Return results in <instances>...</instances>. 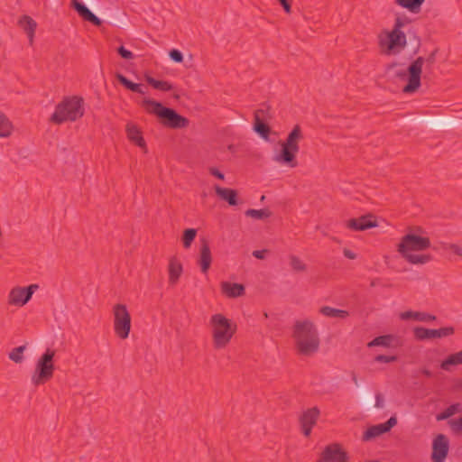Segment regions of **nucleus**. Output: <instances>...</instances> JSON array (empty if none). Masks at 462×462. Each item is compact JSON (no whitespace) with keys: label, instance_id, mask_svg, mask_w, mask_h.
Listing matches in <instances>:
<instances>
[{"label":"nucleus","instance_id":"f3484780","mask_svg":"<svg viewBox=\"0 0 462 462\" xmlns=\"http://www.w3.org/2000/svg\"><path fill=\"white\" fill-rule=\"evenodd\" d=\"M320 411L317 407H312L304 411L300 418V426L304 436L309 437L312 428L316 424Z\"/></svg>","mask_w":462,"mask_h":462},{"label":"nucleus","instance_id":"b1692460","mask_svg":"<svg viewBox=\"0 0 462 462\" xmlns=\"http://www.w3.org/2000/svg\"><path fill=\"white\" fill-rule=\"evenodd\" d=\"M402 320H415L420 322H430L436 319L434 315L427 312L406 310L399 314Z\"/></svg>","mask_w":462,"mask_h":462},{"label":"nucleus","instance_id":"de8ad7c7","mask_svg":"<svg viewBox=\"0 0 462 462\" xmlns=\"http://www.w3.org/2000/svg\"><path fill=\"white\" fill-rule=\"evenodd\" d=\"M287 14L291 13V5L288 0H278Z\"/></svg>","mask_w":462,"mask_h":462},{"label":"nucleus","instance_id":"37998d69","mask_svg":"<svg viewBox=\"0 0 462 462\" xmlns=\"http://www.w3.org/2000/svg\"><path fill=\"white\" fill-rule=\"evenodd\" d=\"M208 172L210 175H212L213 177H215L220 180H224V179H225V174L216 167H209Z\"/></svg>","mask_w":462,"mask_h":462},{"label":"nucleus","instance_id":"603ef678","mask_svg":"<svg viewBox=\"0 0 462 462\" xmlns=\"http://www.w3.org/2000/svg\"><path fill=\"white\" fill-rule=\"evenodd\" d=\"M265 197L264 196H262L261 197V200H264Z\"/></svg>","mask_w":462,"mask_h":462},{"label":"nucleus","instance_id":"393cba45","mask_svg":"<svg viewBox=\"0 0 462 462\" xmlns=\"http://www.w3.org/2000/svg\"><path fill=\"white\" fill-rule=\"evenodd\" d=\"M199 265L203 273H207L212 263V254L209 245L203 243L199 250Z\"/></svg>","mask_w":462,"mask_h":462},{"label":"nucleus","instance_id":"2eb2a0df","mask_svg":"<svg viewBox=\"0 0 462 462\" xmlns=\"http://www.w3.org/2000/svg\"><path fill=\"white\" fill-rule=\"evenodd\" d=\"M449 448V441L443 434H439L432 443L431 458L434 462H444Z\"/></svg>","mask_w":462,"mask_h":462},{"label":"nucleus","instance_id":"f704fd0d","mask_svg":"<svg viewBox=\"0 0 462 462\" xmlns=\"http://www.w3.org/2000/svg\"><path fill=\"white\" fill-rule=\"evenodd\" d=\"M462 411V405L460 403H454L448 406L442 413L438 416V420H446L457 413Z\"/></svg>","mask_w":462,"mask_h":462},{"label":"nucleus","instance_id":"ea45409f","mask_svg":"<svg viewBox=\"0 0 462 462\" xmlns=\"http://www.w3.org/2000/svg\"><path fill=\"white\" fill-rule=\"evenodd\" d=\"M397 360V356H384L379 355L374 357V362L377 363H392Z\"/></svg>","mask_w":462,"mask_h":462},{"label":"nucleus","instance_id":"6e6552de","mask_svg":"<svg viewBox=\"0 0 462 462\" xmlns=\"http://www.w3.org/2000/svg\"><path fill=\"white\" fill-rule=\"evenodd\" d=\"M55 350L47 348L35 364L34 372L32 375V383L34 385L43 384L49 381L54 373Z\"/></svg>","mask_w":462,"mask_h":462},{"label":"nucleus","instance_id":"423d86ee","mask_svg":"<svg viewBox=\"0 0 462 462\" xmlns=\"http://www.w3.org/2000/svg\"><path fill=\"white\" fill-rule=\"evenodd\" d=\"M302 138L303 135L300 127L295 125L287 138L280 143L281 150L273 155V160L282 166L289 168L297 167L298 162L296 156L300 151V142Z\"/></svg>","mask_w":462,"mask_h":462},{"label":"nucleus","instance_id":"473e14b6","mask_svg":"<svg viewBox=\"0 0 462 462\" xmlns=\"http://www.w3.org/2000/svg\"><path fill=\"white\" fill-rule=\"evenodd\" d=\"M393 340V337L391 335H384L380 336L373 339L367 344L368 347L373 346H383V347H389L391 346Z\"/></svg>","mask_w":462,"mask_h":462},{"label":"nucleus","instance_id":"c03bdc74","mask_svg":"<svg viewBox=\"0 0 462 462\" xmlns=\"http://www.w3.org/2000/svg\"><path fill=\"white\" fill-rule=\"evenodd\" d=\"M450 426L455 431L462 432V417L451 420Z\"/></svg>","mask_w":462,"mask_h":462},{"label":"nucleus","instance_id":"a878e982","mask_svg":"<svg viewBox=\"0 0 462 462\" xmlns=\"http://www.w3.org/2000/svg\"><path fill=\"white\" fill-rule=\"evenodd\" d=\"M319 313L327 318L345 319L349 316L348 311L345 310L335 309L329 306H323L319 309Z\"/></svg>","mask_w":462,"mask_h":462},{"label":"nucleus","instance_id":"aec40b11","mask_svg":"<svg viewBox=\"0 0 462 462\" xmlns=\"http://www.w3.org/2000/svg\"><path fill=\"white\" fill-rule=\"evenodd\" d=\"M183 273L181 262L177 257H171L168 264L169 284L174 286L178 283Z\"/></svg>","mask_w":462,"mask_h":462},{"label":"nucleus","instance_id":"a18cd8bd","mask_svg":"<svg viewBox=\"0 0 462 462\" xmlns=\"http://www.w3.org/2000/svg\"><path fill=\"white\" fill-rule=\"evenodd\" d=\"M343 254L345 255V257L348 258V259H351V260H354L356 258V254L355 252H353L352 250H349V249H346L345 248L343 250Z\"/></svg>","mask_w":462,"mask_h":462},{"label":"nucleus","instance_id":"79ce46f5","mask_svg":"<svg viewBox=\"0 0 462 462\" xmlns=\"http://www.w3.org/2000/svg\"><path fill=\"white\" fill-rule=\"evenodd\" d=\"M169 55L170 58L175 62H181L183 60V55L179 50H171Z\"/></svg>","mask_w":462,"mask_h":462},{"label":"nucleus","instance_id":"4c0bfd02","mask_svg":"<svg viewBox=\"0 0 462 462\" xmlns=\"http://www.w3.org/2000/svg\"><path fill=\"white\" fill-rule=\"evenodd\" d=\"M197 235V230L194 228L186 229L183 233L182 241L183 246L188 249L190 247Z\"/></svg>","mask_w":462,"mask_h":462},{"label":"nucleus","instance_id":"f03ea898","mask_svg":"<svg viewBox=\"0 0 462 462\" xmlns=\"http://www.w3.org/2000/svg\"><path fill=\"white\" fill-rule=\"evenodd\" d=\"M430 246L429 237L409 233L401 238L397 251L407 263L423 265L431 261V255L425 252Z\"/></svg>","mask_w":462,"mask_h":462},{"label":"nucleus","instance_id":"ddd939ff","mask_svg":"<svg viewBox=\"0 0 462 462\" xmlns=\"http://www.w3.org/2000/svg\"><path fill=\"white\" fill-rule=\"evenodd\" d=\"M347 453L343 448L337 443H333L323 449L318 462H347Z\"/></svg>","mask_w":462,"mask_h":462},{"label":"nucleus","instance_id":"72a5a7b5","mask_svg":"<svg viewBox=\"0 0 462 462\" xmlns=\"http://www.w3.org/2000/svg\"><path fill=\"white\" fill-rule=\"evenodd\" d=\"M289 263L294 272L303 273L307 270V264L305 262L297 255H291L289 257Z\"/></svg>","mask_w":462,"mask_h":462},{"label":"nucleus","instance_id":"5701e85b","mask_svg":"<svg viewBox=\"0 0 462 462\" xmlns=\"http://www.w3.org/2000/svg\"><path fill=\"white\" fill-rule=\"evenodd\" d=\"M216 195L222 200L227 202L230 206L237 205V191L229 188H223L219 185L214 186Z\"/></svg>","mask_w":462,"mask_h":462},{"label":"nucleus","instance_id":"58836bf2","mask_svg":"<svg viewBox=\"0 0 462 462\" xmlns=\"http://www.w3.org/2000/svg\"><path fill=\"white\" fill-rule=\"evenodd\" d=\"M442 248L462 258V246L457 244H444Z\"/></svg>","mask_w":462,"mask_h":462},{"label":"nucleus","instance_id":"f8f14e48","mask_svg":"<svg viewBox=\"0 0 462 462\" xmlns=\"http://www.w3.org/2000/svg\"><path fill=\"white\" fill-rule=\"evenodd\" d=\"M454 332L453 327H445L438 329L415 327L412 329L414 337L420 341L447 337L452 336Z\"/></svg>","mask_w":462,"mask_h":462},{"label":"nucleus","instance_id":"c9c22d12","mask_svg":"<svg viewBox=\"0 0 462 462\" xmlns=\"http://www.w3.org/2000/svg\"><path fill=\"white\" fill-rule=\"evenodd\" d=\"M245 216L254 219H265L271 216V211L267 208L247 209L245 211Z\"/></svg>","mask_w":462,"mask_h":462},{"label":"nucleus","instance_id":"f257e3e1","mask_svg":"<svg viewBox=\"0 0 462 462\" xmlns=\"http://www.w3.org/2000/svg\"><path fill=\"white\" fill-rule=\"evenodd\" d=\"M292 338L296 352L304 356L316 354L320 346V338L316 324L309 319H298L292 327Z\"/></svg>","mask_w":462,"mask_h":462},{"label":"nucleus","instance_id":"8fccbe9b","mask_svg":"<svg viewBox=\"0 0 462 462\" xmlns=\"http://www.w3.org/2000/svg\"><path fill=\"white\" fill-rule=\"evenodd\" d=\"M421 373H422L424 375L428 376V377H430V376H431V372H430V370H428V369H423V370L421 371Z\"/></svg>","mask_w":462,"mask_h":462},{"label":"nucleus","instance_id":"2f4dec72","mask_svg":"<svg viewBox=\"0 0 462 462\" xmlns=\"http://www.w3.org/2000/svg\"><path fill=\"white\" fill-rule=\"evenodd\" d=\"M254 129L258 133L264 140H268L270 128L269 126L261 121L258 112L255 113V123Z\"/></svg>","mask_w":462,"mask_h":462},{"label":"nucleus","instance_id":"e433bc0d","mask_svg":"<svg viewBox=\"0 0 462 462\" xmlns=\"http://www.w3.org/2000/svg\"><path fill=\"white\" fill-rule=\"evenodd\" d=\"M25 348V346H20L18 347L14 348L8 355L9 358L14 363H22L23 361V352Z\"/></svg>","mask_w":462,"mask_h":462},{"label":"nucleus","instance_id":"412c9836","mask_svg":"<svg viewBox=\"0 0 462 462\" xmlns=\"http://www.w3.org/2000/svg\"><path fill=\"white\" fill-rule=\"evenodd\" d=\"M19 27L26 33L29 43L32 45L34 42L37 23L29 15H22L18 20Z\"/></svg>","mask_w":462,"mask_h":462},{"label":"nucleus","instance_id":"9d476101","mask_svg":"<svg viewBox=\"0 0 462 462\" xmlns=\"http://www.w3.org/2000/svg\"><path fill=\"white\" fill-rule=\"evenodd\" d=\"M39 289V285L32 283L27 287L14 286L7 295V303L10 306L23 307L32 297V294Z\"/></svg>","mask_w":462,"mask_h":462},{"label":"nucleus","instance_id":"0eeeda50","mask_svg":"<svg viewBox=\"0 0 462 462\" xmlns=\"http://www.w3.org/2000/svg\"><path fill=\"white\" fill-rule=\"evenodd\" d=\"M147 113L157 116L162 123L171 128H183L188 125V120L177 114L173 109L163 106L149 97H144L141 103Z\"/></svg>","mask_w":462,"mask_h":462},{"label":"nucleus","instance_id":"09e8293b","mask_svg":"<svg viewBox=\"0 0 462 462\" xmlns=\"http://www.w3.org/2000/svg\"><path fill=\"white\" fill-rule=\"evenodd\" d=\"M383 406V398L381 394L375 396V407L382 408Z\"/></svg>","mask_w":462,"mask_h":462},{"label":"nucleus","instance_id":"dca6fc26","mask_svg":"<svg viewBox=\"0 0 462 462\" xmlns=\"http://www.w3.org/2000/svg\"><path fill=\"white\" fill-rule=\"evenodd\" d=\"M397 424L395 416H392L386 422L369 427L363 435L364 441H369L391 430Z\"/></svg>","mask_w":462,"mask_h":462},{"label":"nucleus","instance_id":"a19ab883","mask_svg":"<svg viewBox=\"0 0 462 462\" xmlns=\"http://www.w3.org/2000/svg\"><path fill=\"white\" fill-rule=\"evenodd\" d=\"M119 55L125 60H132L134 58V53L126 50L124 46H120L117 50Z\"/></svg>","mask_w":462,"mask_h":462},{"label":"nucleus","instance_id":"bb28decb","mask_svg":"<svg viewBox=\"0 0 462 462\" xmlns=\"http://www.w3.org/2000/svg\"><path fill=\"white\" fill-rule=\"evenodd\" d=\"M462 365V350L448 356L440 364V368L445 371H449L451 366Z\"/></svg>","mask_w":462,"mask_h":462},{"label":"nucleus","instance_id":"cd10ccee","mask_svg":"<svg viewBox=\"0 0 462 462\" xmlns=\"http://www.w3.org/2000/svg\"><path fill=\"white\" fill-rule=\"evenodd\" d=\"M14 131V125L9 118L0 112V137H9Z\"/></svg>","mask_w":462,"mask_h":462},{"label":"nucleus","instance_id":"4468645a","mask_svg":"<svg viewBox=\"0 0 462 462\" xmlns=\"http://www.w3.org/2000/svg\"><path fill=\"white\" fill-rule=\"evenodd\" d=\"M125 134L131 143L139 147L145 153L148 152L143 131L137 124L132 121L127 122L125 125Z\"/></svg>","mask_w":462,"mask_h":462},{"label":"nucleus","instance_id":"6ab92c4d","mask_svg":"<svg viewBox=\"0 0 462 462\" xmlns=\"http://www.w3.org/2000/svg\"><path fill=\"white\" fill-rule=\"evenodd\" d=\"M71 5L83 20L88 21L96 26H99L101 24V20L97 15H95L84 4L79 2L78 0H72Z\"/></svg>","mask_w":462,"mask_h":462},{"label":"nucleus","instance_id":"a211bd4d","mask_svg":"<svg viewBox=\"0 0 462 462\" xmlns=\"http://www.w3.org/2000/svg\"><path fill=\"white\" fill-rule=\"evenodd\" d=\"M346 226L354 231H364L377 226V223L372 216H363L347 220Z\"/></svg>","mask_w":462,"mask_h":462},{"label":"nucleus","instance_id":"49530a36","mask_svg":"<svg viewBox=\"0 0 462 462\" xmlns=\"http://www.w3.org/2000/svg\"><path fill=\"white\" fill-rule=\"evenodd\" d=\"M266 254V250H255L253 252V255L257 259H264Z\"/></svg>","mask_w":462,"mask_h":462},{"label":"nucleus","instance_id":"4be33fe9","mask_svg":"<svg viewBox=\"0 0 462 462\" xmlns=\"http://www.w3.org/2000/svg\"><path fill=\"white\" fill-rule=\"evenodd\" d=\"M220 290L222 294L227 298H238L245 294V286L236 282H222Z\"/></svg>","mask_w":462,"mask_h":462},{"label":"nucleus","instance_id":"c756f323","mask_svg":"<svg viewBox=\"0 0 462 462\" xmlns=\"http://www.w3.org/2000/svg\"><path fill=\"white\" fill-rule=\"evenodd\" d=\"M424 1L425 0H395V4L411 13H418Z\"/></svg>","mask_w":462,"mask_h":462},{"label":"nucleus","instance_id":"c85d7f7f","mask_svg":"<svg viewBox=\"0 0 462 462\" xmlns=\"http://www.w3.org/2000/svg\"><path fill=\"white\" fill-rule=\"evenodd\" d=\"M116 79L125 88L142 95L145 94V91L142 85L130 81L124 75L118 73L116 74Z\"/></svg>","mask_w":462,"mask_h":462},{"label":"nucleus","instance_id":"39448f33","mask_svg":"<svg viewBox=\"0 0 462 462\" xmlns=\"http://www.w3.org/2000/svg\"><path fill=\"white\" fill-rule=\"evenodd\" d=\"M85 113L84 99L79 96L65 97L55 107L51 121L56 125L75 122Z\"/></svg>","mask_w":462,"mask_h":462},{"label":"nucleus","instance_id":"20e7f679","mask_svg":"<svg viewBox=\"0 0 462 462\" xmlns=\"http://www.w3.org/2000/svg\"><path fill=\"white\" fill-rule=\"evenodd\" d=\"M405 22L397 17L392 29H383L377 35L380 52L386 56H394L401 53L407 45V37L402 30Z\"/></svg>","mask_w":462,"mask_h":462},{"label":"nucleus","instance_id":"7ed1b4c3","mask_svg":"<svg viewBox=\"0 0 462 462\" xmlns=\"http://www.w3.org/2000/svg\"><path fill=\"white\" fill-rule=\"evenodd\" d=\"M208 329L212 347L215 350H224L232 342L237 332L236 322L226 315L217 312L209 317Z\"/></svg>","mask_w":462,"mask_h":462},{"label":"nucleus","instance_id":"3c124183","mask_svg":"<svg viewBox=\"0 0 462 462\" xmlns=\"http://www.w3.org/2000/svg\"><path fill=\"white\" fill-rule=\"evenodd\" d=\"M263 315H264V317H265V318H268V314H267V312H264V314H263Z\"/></svg>","mask_w":462,"mask_h":462},{"label":"nucleus","instance_id":"9b49d317","mask_svg":"<svg viewBox=\"0 0 462 462\" xmlns=\"http://www.w3.org/2000/svg\"><path fill=\"white\" fill-rule=\"evenodd\" d=\"M426 60L418 57L408 68V84L403 88V92L413 93L420 86V75Z\"/></svg>","mask_w":462,"mask_h":462},{"label":"nucleus","instance_id":"7c9ffc66","mask_svg":"<svg viewBox=\"0 0 462 462\" xmlns=\"http://www.w3.org/2000/svg\"><path fill=\"white\" fill-rule=\"evenodd\" d=\"M144 79L155 89L162 91H171L173 89V86L169 81L157 80L149 75H145Z\"/></svg>","mask_w":462,"mask_h":462},{"label":"nucleus","instance_id":"1a4fd4ad","mask_svg":"<svg viewBox=\"0 0 462 462\" xmlns=\"http://www.w3.org/2000/svg\"><path fill=\"white\" fill-rule=\"evenodd\" d=\"M113 328L120 339H126L131 332L132 319L125 304L117 303L112 308Z\"/></svg>","mask_w":462,"mask_h":462}]
</instances>
